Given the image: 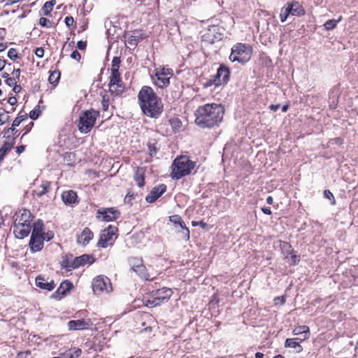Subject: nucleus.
Here are the masks:
<instances>
[{
  "label": "nucleus",
  "mask_w": 358,
  "mask_h": 358,
  "mask_svg": "<svg viewBox=\"0 0 358 358\" xmlns=\"http://www.w3.org/2000/svg\"><path fill=\"white\" fill-rule=\"evenodd\" d=\"M224 114L221 104L206 103L196 109L195 123L201 128H213L222 121Z\"/></svg>",
  "instance_id": "f257e3e1"
},
{
  "label": "nucleus",
  "mask_w": 358,
  "mask_h": 358,
  "mask_svg": "<svg viewBox=\"0 0 358 358\" xmlns=\"http://www.w3.org/2000/svg\"><path fill=\"white\" fill-rule=\"evenodd\" d=\"M138 100L144 115L157 118L163 111V104L152 87L143 86L138 94Z\"/></svg>",
  "instance_id": "f03ea898"
},
{
  "label": "nucleus",
  "mask_w": 358,
  "mask_h": 358,
  "mask_svg": "<svg viewBox=\"0 0 358 358\" xmlns=\"http://www.w3.org/2000/svg\"><path fill=\"white\" fill-rule=\"evenodd\" d=\"M33 215L27 209H20L14 215L13 233L17 238L22 239L29 234Z\"/></svg>",
  "instance_id": "7ed1b4c3"
},
{
  "label": "nucleus",
  "mask_w": 358,
  "mask_h": 358,
  "mask_svg": "<svg viewBox=\"0 0 358 358\" xmlns=\"http://www.w3.org/2000/svg\"><path fill=\"white\" fill-rule=\"evenodd\" d=\"M195 166L196 162L191 160L188 156H178L172 163L171 177L173 180H179L189 175Z\"/></svg>",
  "instance_id": "20e7f679"
},
{
  "label": "nucleus",
  "mask_w": 358,
  "mask_h": 358,
  "mask_svg": "<svg viewBox=\"0 0 358 358\" xmlns=\"http://www.w3.org/2000/svg\"><path fill=\"white\" fill-rule=\"evenodd\" d=\"M94 261L95 259L91 255H83L75 257L72 254H66L62 257L61 266L70 271L86 264H92Z\"/></svg>",
  "instance_id": "39448f33"
},
{
  "label": "nucleus",
  "mask_w": 358,
  "mask_h": 358,
  "mask_svg": "<svg viewBox=\"0 0 358 358\" xmlns=\"http://www.w3.org/2000/svg\"><path fill=\"white\" fill-rule=\"evenodd\" d=\"M252 56V48L249 45L238 43L233 46L229 59L234 62H238L241 64L248 62Z\"/></svg>",
  "instance_id": "423d86ee"
},
{
  "label": "nucleus",
  "mask_w": 358,
  "mask_h": 358,
  "mask_svg": "<svg viewBox=\"0 0 358 358\" xmlns=\"http://www.w3.org/2000/svg\"><path fill=\"white\" fill-rule=\"evenodd\" d=\"M173 292L171 289L167 287H162L155 291H152L150 297L146 301V306L155 307L160 304L167 302L170 299Z\"/></svg>",
  "instance_id": "0eeeda50"
},
{
  "label": "nucleus",
  "mask_w": 358,
  "mask_h": 358,
  "mask_svg": "<svg viewBox=\"0 0 358 358\" xmlns=\"http://www.w3.org/2000/svg\"><path fill=\"white\" fill-rule=\"evenodd\" d=\"M99 112L95 110H86L81 113L79 118L78 129L81 133H88L95 124Z\"/></svg>",
  "instance_id": "6e6552de"
},
{
  "label": "nucleus",
  "mask_w": 358,
  "mask_h": 358,
  "mask_svg": "<svg viewBox=\"0 0 358 358\" xmlns=\"http://www.w3.org/2000/svg\"><path fill=\"white\" fill-rule=\"evenodd\" d=\"M173 71L165 66H159L155 69V75L152 77L154 84L159 88L166 87L170 84V78Z\"/></svg>",
  "instance_id": "1a4fd4ad"
},
{
  "label": "nucleus",
  "mask_w": 358,
  "mask_h": 358,
  "mask_svg": "<svg viewBox=\"0 0 358 358\" xmlns=\"http://www.w3.org/2000/svg\"><path fill=\"white\" fill-rule=\"evenodd\" d=\"M92 287L95 294L109 293L112 292L113 287L108 278L103 275H99L94 278L92 282Z\"/></svg>",
  "instance_id": "9d476101"
},
{
  "label": "nucleus",
  "mask_w": 358,
  "mask_h": 358,
  "mask_svg": "<svg viewBox=\"0 0 358 358\" xmlns=\"http://www.w3.org/2000/svg\"><path fill=\"white\" fill-rule=\"evenodd\" d=\"M117 227L113 225H109L107 228L103 229L100 234V238L97 243L98 247L106 248L109 245H112L114 240L117 238Z\"/></svg>",
  "instance_id": "9b49d317"
},
{
  "label": "nucleus",
  "mask_w": 358,
  "mask_h": 358,
  "mask_svg": "<svg viewBox=\"0 0 358 358\" xmlns=\"http://www.w3.org/2000/svg\"><path fill=\"white\" fill-rule=\"evenodd\" d=\"M129 264L131 269L135 272L140 278L145 280H151L149 273L147 272L145 266L143 264L142 258L140 257H130L128 259Z\"/></svg>",
  "instance_id": "f8f14e48"
},
{
  "label": "nucleus",
  "mask_w": 358,
  "mask_h": 358,
  "mask_svg": "<svg viewBox=\"0 0 358 358\" xmlns=\"http://www.w3.org/2000/svg\"><path fill=\"white\" fill-rule=\"evenodd\" d=\"M220 27L216 25H212L205 31L202 36L203 41L210 44L222 39V34L220 31Z\"/></svg>",
  "instance_id": "ddd939ff"
},
{
  "label": "nucleus",
  "mask_w": 358,
  "mask_h": 358,
  "mask_svg": "<svg viewBox=\"0 0 358 358\" xmlns=\"http://www.w3.org/2000/svg\"><path fill=\"white\" fill-rule=\"evenodd\" d=\"M121 83L122 80L119 71H111L109 83L110 92L115 94L121 93L123 91Z\"/></svg>",
  "instance_id": "4468645a"
},
{
  "label": "nucleus",
  "mask_w": 358,
  "mask_h": 358,
  "mask_svg": "<svg viewBox=\"0 0 358 358\" xmlns=\"http://www.w3.org/2000/svg\"><path fill=\"white\" fill-rule=\"evenodd\" d=\"M230 76V71L229 69L221 65L217 71L216 74L214 76V78L213 80V84H214L215 86H220L222 84H225L228 82L229 78Z\"/></svg>",
  "instance_id": "2eb2a0df"
},
{
  "label": "nucleus",
  "mask_w": 358,
  "mask_h": 358,
  "mask_svg": "<svg viewBox=\"0 0 358 358\" xmlns=\"http://www.w3.org/2000/svg\"><path fill=\"white\" fill-rule=\"evenodd\" d=\"M98 218L101 217V221L103 222H112L115 220L120 217V212L113 208H101L97 212Z\"/></svg>",
  "instance_id": "dca6fc26"
},
{
  "label": "nucleus",
  "mask_w": 358,
  "mask_h": 358,
  "mask_svg": "<svg viewBox=\"0 0 358 358\" xmlns=\"http://www.w3.org/2000/svg\"><path fill=\"white\" fill-rule=\"evenodd\" d=\"M166 190V186L164 184H160L154 187L150 192L145 196V201L148 203L155 202L160 197Z\"/></svg>",
  "instance_id": "f3484780"
},
{
  "label": "nucleus",
  "mask_w": 358,
  "mask_h": 358,
  "mask_svg": "<svg viewBox=\"0 0 358 358\" xmlns=\"http://www.w3.org/2000/svg\"><path fill=\"white\" fill-rule=\"evenodd\" d=\"M91 324L92 323L90 320L81 319L77 320H70L67 323V327L70 331H78L87 329Z\"/></svg>",
  "instance_id": "a211bd4d"
},
{
  "label": "nucleus",
  "mask_w": 358,
  "mask_h": 358,
  "mask_svg": "<svg viewBox=\"0 0 358 358\" xmlns=\"http://www.w3.org/2000/svg\"><path fill=\"white\" fill-rule=\"evenodd\" d=\"M44 240L42 235H31L29 248L31 252L41 251L43 248Z\"/></svg>",
  "instance_id": "6ab92c4d"
},
{
  "label": "nucleus",
  "mask_w": 358,
  "mask_h": 358,
  "mask_svg": "<svg viewBox=\"0 0 358 358\" xmlns=\"http://www.w3.org/2000/svg\"><path fill=\"white\" fill-rule=\"evenodd\" d=\"M283 250L287 252L285 259L291 265H296L299 262V257L295 254L292 246L288 243H284Z\"/></svg>",
  "instance_id": "aec40b11"
},
{
  "label": "nucleus",
  "mask_w": 358,
  "mask_h": 358,
  "mask_svg": "<svg viewBox=\"0 0 358 358\" xmlns=\"http://www.w3.org/2000/svg\"><path fill=\"white\" fill-rule=\"evenodd\" d=\"M94 235L92 231L88 227H85L82 233L78 236L77 243L79 245L85 246L90 243Z\"/></svg>",
  "instance_id": "412c9836"
},
{
  "label": "nucleus",
  "mask_w": 358,
  "mask_h": 358,
  "mask_svg": "<svg viewBox=\"0 0 358 358\" xmlns=\"http://www.w3.org/2000/svg\"><path fill=\"white\" fill-rule=\"evenodd\" d=\"M35 283L38 287L49 292L52 291L55 286L53 280H50L48 282L41 275H38L36 278Z\"/></svg>",
  "instance_id": "4be33fe9"
},
{
  "label": "nucleus",
  "mask_w": 358,
  "mask_h": 358,
  "mask_svg": "<svg viewBox=\"0 0 358 358\" xmlns=\"http://www.w3.org/2000/svg\"><path fill=\"white\" fill-rule=\"evenodd\" d=\"M287 6L289 10L292 15L294 16H301L305 14V10L303 7L297 1H292L291 2H288Z\"/></svg>",
  "instance_id": "5701e85b"
},
{
  "label": "nucleus",
  "mask_w": 358,
  "mask_h": 358,
  "mask_svg": "<svg viewBox=\"0 0 358 358\" xmlns=\"http://www.w3.org/2000/svg\"><path fill=\"white\" fill-rule=\"evenodd\" d=\"M78 196L73 190L64 191L62 194V199L66 205H73L78 203Z\"/></svg>",
  "instance_id": "b1692460"
},
{
  "label": "nucleus",
  "mask_w": 358,
  "mask_h": 358,
  "mask_svg": "<svg viewBox=\"0 0 358 358\" xmlns=\"http://www.w3.org/2000/svg\"><path fill=\"white\" fill-rule=\"evenodd\" d=\"M134 180L139 187H142L145 185V171L142 167H138L135 171Z\"/></svg>",
  "instance_id": "393cba45"
},
{
  "label": "nucleus",
  "mask_w": 358,
  "mask_h": 358,
  "mask_svg": "<svg viewBox=\"0 0 358 358\" xmlns=\"http://www.w3.org/2000/svg\"><path fill=\"white\" fill-rule=\"evenodd\" d=\"M73 284L69 280L63 281L57 288L56 293L64 296L73 288Z\"/></svg>",
  "instance_id": "a878e982"
},
{
  "label": "nucleus",
  "mask_w": 358,
  "mask_h": 358,
  "mask_svg": "<svg viewBox=\"0 0 358 358\" xmlns=\"http://www.w3.org/2000/svg\"><path fill=\"white\" fill-rule=\"evenodd\" d=\"M82 353L80 348H71L60 354L62 358H78Z\"/></svg>",
  "instance_id": "bb28decb"
},
{
  "label": "nucleus",
  "mask_w": 358,
  "mask_h": 358,
  "mask_svg": "<svg viewBox=\"0 0 358 358\" xmlns=\"http://www.w3.org/2000/svg\"><path fill=\"white\" fill-rule=\"evenodd\" d=\"M293 334L294 335L303 334V338L300 339L301 341L306 340L309 337V327L306 325L299 326L294 329Z\"/></svg>",
  "instance_id": "cd10ccee"
},
{
  "label": "nucleus",
  "mask_w": 358,
  "mask_h": 358,
  "mask_svg": "<svg viewBox=\"0 0 358 358\" xmlns=\"http://www.w3.org/2000/svg\"><path fill=\"white\" fill-rule=\"evenodd\" d=\"M285 346L286 348H291L296 349L297 352H301L302 350V347L299 344V338H287L285 342Z\"/></svg>",
  "instance_id": "c85d7f7f"
},
{
  "label": "nucleus",
  "mask_w": 358,
  "mask_h": 358,
  "mask_svg": "<svg viewBox=\"0 0 358 358\" xmlns=\"http://www.w3.org/2000/svg\"><path fill=\"white\" fill-rule=\"evenodd\" d=\"M50 188V182L48 181L43 182L38 189L34 190V195L38 197H41L48 192Z\"/></svg>",
  "instance_id": "c756f323"
},
{
  "label": "nucleus",
  "mask_w": 358,
  "mask_h": 358,
  "mask_svg": "<svg viewBox=\"0 0 358 358\" xmlns=\"http://www.w3.org/2000/svg\"><path fill=\"white\" fill-rule=\"evenodd\" d=\"M44 224L41 220H38L34 223L31 235H43L44 233Z\"/></svg>",
  "instance_id": "7c9ffc66"
},
{
  "label": "nucleus",
  "mask_w": 358,
  "mask_h": 358,
  "mask_svg": "<svg viewBox=\"0 0 358 358\" xmlns=\"http://www.w3.org/2000/svg\"><path fill=\"white\" fill-rule=\"evenodd\" d=\"M60 75H61V73H60L59 71H58V70L52 71L49 76V78H48L49 83L54 86L57 85L58 83H59V80L60 78Z\"/></svg>",
  "instance_id": "2f4dec72"
},
{
  "label": "nucleus",
  "mask_w": 358,
  "mask_h": 358,
  "mask_svg": "<svg viewBox=\"0 0 358 358\" xmlns=\"http://www.w3.org/2000/svg\"><path fill=\"white\" fill-rule=\"evenodd\" d=\"M55 1L51 0L45 2L42 7V11L45 15H48L52 10L54 6L55 5Z\"/></svg>",
  "instance_id": "473e14b6"
},
{
  "label": "nucleus",
  "mask_w": 358,
  "mask_h": 358,
  "mask_svg": "<svg viewBox=\"0 0 358 358\" xmlns=\"http://www.w3.org/2000/svg\"><path fill=\"white\" fill-rule=\"evenodd\" d=\"M341 16H340L338 20H329L324 23V28L327 30H332L336 27L337 24L341 21Z\"/></svg>",
  "instance_id": "72a5a7b5"
},
{
  "label": "nucleus",
  "mask_w": 358,
  "mask_h": 358,
  "mask_svg": "<svg viewBox=\"0 0 358 358\" xmlns=\"http://www.w3.org/2000/svg\"><path fill=\"white\" fill-rule=\"evenodd\" d=\"M291 11H289L287 4L281 8L280 13V18L282 22H284L287 20L288 16L291 15Z\"/></svg>",
  "instance_id": "f704fd0d"
},
{
  "label": "nucleus",
  "mask_w": 358,
  "mask_h": 358,
  "mask_svg": "<svg viewBox=\"0 0 358 358\" xmlns=\"http://www.w3.org/2000/svg\"><path fill=\"white\" fill-rule=\"evenodd\" d=\"M120 62L121 61L119 57H114L112 60L111 71H119Z\"/></svg>",
  "instance_id": "c9c22d12"
},
{
  "label": "nucleus",
  "mask_w": 358,
  "mask_h": 358,
  "mask_svg": "<svg viewBox=\"0 0 358 358\" xmlns=\"http://www.w3.org/2000/svg\"><path fill=\"white\" fill-rule=\"evenodd\" d=\"M17 132V130H16L15 128H14V127H13V126H11V127L4 129L3 136L5 138H10L13 135H14Z\"/></svg>",
  "instance_id": "e433bc0d"
},
{
  "label": "nucleus",
  "mask_w": 358,
  "mask_h": 358,
  "mask_svg": "<svg viewBox=\"0 0 358 358\" xmlns=\"http://www.w3.org/2000/svg\"><path fill=\"white\" fill-rule=\"evenodd\" d=\"M10 116L8 115V112L3 110L0 113V126L4 124L9 120Z\"/></svg>",
  "instance_id": "4c0bfd02"
},
{
  "label": "nucleus",
  "mask_w": 358,
  "mask_h": 358,
  "mask_svg": "<svg viewBox=\"0 0 358 358\" xmlns=\"http://www.w3.org/2000/svg\"><path fill=\"white\" fill-rule=\"evenodd\" d=\"M27 119V115H18L17 117L15 118L12 123V126L14 128H16L20 125V124L24 120Z\"/></svg>",
  "instance_id": "58836bf2"
},
{
  "label": "nucleus",
  "mask_w": 358,
  "mask_h": 358,
  "mask_svg": "<svg viewBox=\"0 0 358 358\" xmlns=\"http://www.w3.org/2000/svg\"><path fill=\"white\" fill-rule=\"evenodd\" d=\"M39 24L41 27L50 28V27H52V22L50 20H48V18L41 17L39 19Z\"/></svg>",
  "instance_id": "ea45409f"
},
{
  "label": "nucleus",
  "mask_w": 358,
  "mask_h": 358,
  "mask_svg": "<svg viewBox=\"0 0 358 358\" xmlns=\"http://www.w3.org/2000/svg\"><path fill=\"white\" fill-rule=\"evenodd\" d=\"M180 234L182 238H183L185 241H188L189 239L190 235H189V230L188 228H185L181 229L180 231H178Z\"/></svg>",
  "instance_id": "a19ab883"
},
{
  "label": "nucleus",
  "mask_w": 358,
  "mask_h": 358,
  "mask_svg": "<svg viewBox=\"0 0 358 358\" xmlns=\"http://www.w3.org/2000/svg\"><path fill=\"white\" fill-rule=\"evenodd\" d=\"M7 56L10 59L15 61L18 57L16 49L10 48L8 51Z\"/></svg>",
  "instance_id": "79ce46f5"
},
{
  "label": "nucleus",
  "mask_w": 358,
  "mask_h": 358,
  "mask_svg": "<svg viewBox=\"0 0 358 358\" xmlns=\"http://www.w3.org/2000/svg\"><path fill=\"white\" fill-rule=\"evenodd\" d=\"M169 220L173 223L174 224H176L177 226V224H181L182 223V217L178 215H172V216H170L169 217Z\"/></svg>",
  "instance_id": "37998d69"
},
{
  "label": "nucleus",
  "mask_w": 358,
  "mask_h": 358,
  "mask_svg": "<svg viewBox=\"0 0 358 358\" xmlns=\"http://www.w3.org/2000/svg\"><path fill=\"white\" fill-rule=\"evenodd\" d=\"M148 145V149H149V151H150V155L151 157L155 155L156 153H157V151L158 150V148H157L155 143L149 142Z\"/></svg>",
  "instance_id": "c03bdc74"
},
{
  "label": "nucleus",
  "mask_w": 358,
  "mask_h": 358,
  "mask_svg": "<svg viewBox=\"0 0 358 358\" xmlns=\"http://www.w3.org/2000/svg\"><path fill=\"white\" fill-rule=\"evenodd\" d=\"M324 196L325 198L331 200V204L335 205L336 200L334 199V194L328 189L324 191Z\"/></svg>",
  "instance_id": "a18cd8bd"
},
{
  "label": "nucleus",
  "mask_w": 358,
  "mask_h": 358,
  "mask_svg": "<svg viewBox=\"0 0 358 358\" xmlns=\"http://www.w3.org/2000/svg\"><path fill=\"white\" fill-rule=\"evenodd\" d=\"M40 110L38 109L34 108V110H31L29 113V117L31 120H36L38 116L40 115Z\"/></svg>",
  "instance_id": "49530a36"
},
{
  "label": "nucleus",
  "mask_w": 358,
  "mask_h": 358,
  "mask_svg": "<svg viewBox=\"0 0 358 358\" xmlns=\"http://www.w3.org/2000/svg\"><path fill=\"white\" fill-rule=\"evenodd\" d=\"M343 138L341 137L334 138L329 141V143H335L338 145H341L343 143Z\"/></svg>",
  "instance_id": "de8ad7c7"
},
{
  "label": "nucleus",
  "mask_w": 358,
  "mask_h": 358,
  "mask_svg": "<svg viewBox=\"0 0 358 358\" xmlns=\"http://www.w3.org/2000/svg\"><path fill=\"white\" fill-rule=\"evenodd\" d=\"M5 82L6 83V85H8L9 87H13L17 83L15 78H14V77L7 78V79H6Z\"/></svg>",
  "instance_id": "09e8293b"
},
{
  "label": "nucleus",
  "mask_w": 358,
  "mask_h": 358,
  "mask_svg": "<svg viewBox=\"0 0 358 358\" xmlns=\"http://www.w3.org/2000/svg\"><path fill=\"white\" fill-rule=\"evenodd\" d=\"M65 24L68 27H71L74 23V19L71 16H67L65 17Z\"/></svg>",
  "instance_id": "8fccbe9b"
},
{
  "label": "nucleus",
  "mask_w": 358,
  "mask_h": 358,
  "mask_svg": "<svg viewBox=\"0 0 358 358\" xmlns=\"http://www.w3.org/2000/svg\"><path fill=\"white\" fill-rule=\"evenodd\" d=\"M274 302L275 305H282L285 303V298L284 296H276L274 299Z\"/></svg>",
  "instance_id": "3c124183"
},
{
  "label": "nucleus",
  "mask_w": 358,
  "mask_h": 358,
  "mask_svg": "<svg viewBox=\"0 0 358 358\" xmlns=\"http://www.w3.org/2000/svg\"><path fill=\"white\" fill-rule=\"evenodd\" d=\"M35 55L39 58L43 57L44 55V49L41 47L37 48L35 50Z\"/></svg>",
  "instance_id": "603ef678"
},
{
  "label": "nucleus",
  "mask_w": 358,
  "mask_h": 358,
  "mask_svg": "<svg viewBox=\"0 0 358 358\" xmlns=\"http://www.w3.org/2000/svg\"><path fill=\"white\" fill-rule=\"evenodd\" d=\"M71 57L73 59L79 61L81 59V55L78 51L74 50L72 52Z\"/></svg>",
  "instance_id": "864d4df0"
},
{
  "label": "nucleus",
  "mask_w": 358,
  "mask_h": 358,
  "mask_svg": "<svg viewBox=\"0 0 358 358\" xmlns=\"http://www.w3.org/2000/svg\"><path fill=\"white\" fill-rule=\"evenodd\" d=\"M127 42L131 45H136L138 43V40L136 39V37L134 36H131L129 37L127 40Z\"/></svg>",
  "instance_id": "5fc2aeb1"
},
{
  "label": "nucleus",
  "mask_w": 358,
  "mask_h": 358,
  "mask_svg": "<svg viewBox=\"0 0 358 358\" xmlns=\"http://www.w3.org/2000/svg\"><path fill=\"white\" fill-rule=\"evenodd\" d=\"M87 46V43L85 41H79L78 43H77V48L80 50H84L85 49Z\"/></svg>",
  "instance_id": "6e6d98bb"
},
{
  "label": "nucleus",
  "mask_w": 358,
  "mask_h": 358,
  "mask_svg": "<svg viewBox=\"0 0 358 358\" xmlns=\"http://www.w3.org/2000/svg\"><path fill=\"white\" fill-rule=\"evenodd\" d=\"M42 236H43V240L44 241H49L53 237V235L51 233H45V232H44Z\"/></svg>",
  "instance_id": "4d7b16f0"
},
{
  "label": "nucleus",
  "mask_w": 358,
  "mask_h": 358,
  "mask_svg": "<svg viewBox=\"0 0 358 358\" xmlns=\"http://www.w3.org/2000/svg\"><path fill=\"white\" fill-rule=\"evenodd\" d=\"M134 199V194L131 192H128L125 198L124 201L125 202H130Z\"/></svg>",
  "instance_id": "13d9d810"
},
{
  "label": "nucleus",
  "mask_w": 358,
  "mask_h": 358,
  "mask_svg": "<svg viewBox=\"0 0 358 358\" xmlns=\"http://www.w3.org/2000/svg\"><path fill=\"white\" fill-rule=\"evenodd\" d=\"M17 101V99L15 96H10L8 99V103L11 106L15 105Z\"/></svg>",
  "instance_id": "bf43d9fd"
},
{
  "label": "nucleus",
  "mask_w": 358,
  "mask_h": 358,
  "mask_svg": "<svg viewBox=\"0 0 358 358\" xmlns=\"http://www.w3.org/2000/svg\"><path fill=\"white\" fill-rule=\"evenodd\" d=\"M262 210L266 215H270L272 213L271 208L268 207H263L262 208Z\"/></svg>",
  "instance_id": "052dcab7"
},
{
  "label": "nucleus",
  "mask_w": 358,
  "mask_h": 358,
  "mask_svg": "<svg viewBox=\"0 0 358 358\" xmlns=\"http://www.w3.org/2000/svg\"><path fill=\"white\" fill-rule=\"evenodd\" d=\"M12 75L13 76L14 78H19L20 76V69H14L12 72Z\"/></svg>",
  "instance_id": "680f3d73"
},
{
  "label": "nucleus",
  "mask_w": 358,
  "mask_h": 358,
  "mask_svg": "<svg viewBox=\"0 0 358 358\" xmlns=\"http://www.w3.org/2000/svg\"><path fill=\"white\" fill-rule=\"evenodd\" d=\"M13 87V91L15 93H16V94L19 93V92L21 91V90H22L21 86H20V85H17V83H16V84H15V85H14Z\"/></svg>",
  "instance_id": "e2e57ef3"
},
{
  "label": "nucleus",
  "mask_w": 358,
  "mask_h": 358,
  "mask_svg": "<svg viewBox=\"0 0 358 358\" xmlns=\"http://www.w3.org/2000/svg\"><path fill=\"white\" fill-rule=\"evenodd\" d=\"M102 108L103 110H107L108 108V101L107 100L103 99L102 101Z\"/></svg>",
  "instance_id": "0e129e2a"
},
{
  "label": "nucleus",
  "mask_w": 358,
  "mask_h": 358,
  "mask_svg": "<svg viewBox=\"0 0 358 358\" xmlns=\"http://www.w3.org/2000/svg\"><path fill=\"white\" fill-rule=\"evenodd\" d=\"M280 106V104H275H275H271V105L269 106V108L271 110L275 112V111H277L278 110Z\"/></svg>",
  "instance_id": "69168bd1"
},
{
  "label": "nucleus",
  "mask_w": 358,
  "mask_h": 358,
  "mask_svg": "<svg viewBox=\"0 0 358 358\" xmlns=\"http://www.w3.org/2000/svg\"><path fill=\"white\" fill-rule=\"evenodd\" d=\"M24 149H25V146H24V145L17 146L16 148V152L17 154H20L24 150Z\"/></svg>",
  "instance_id": "338daca9"
},
{
  "label": "nucleus",
  "mask_w": 358,
  "mask_h": 358,
  "mask_svg": "<svg viewBox=\"0 0 358 358\" xmlns=\"http://www.w3.org/2000/svg\"><path fill=\"white\" fill-rule=\"evenodd\" d=\"M6 64V60L0 58V71H1L4 69Z\"/></svg>",
  "instance_id": "774afa93"
}]
</instances>
